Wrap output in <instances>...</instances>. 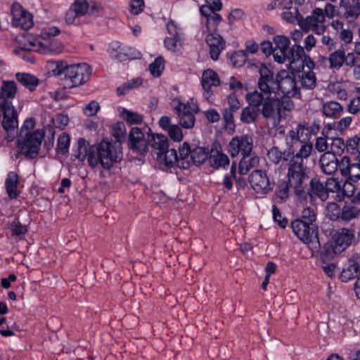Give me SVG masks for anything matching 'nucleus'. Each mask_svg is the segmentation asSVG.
<instances>
[{
	"mask_svg": "<svg viewBox=\"0 0 360 360\" xmlns=\"http://www.w3.org/2000/svg\"><path fill=\"white\" fill-rule=\"evenodd\" d=\"M72 156L74 160L80 162H84L87 158L91 168L101 165L103 169L109 171L114 164L122 161L123 153L117 151L115 144L105 139L99 143L90 146L89 141L84 138H79Z\"/></svg>",
	"mask_w": 360,
	"mask_h": 360,
	"instance_id": "nucleus-1",
	"label": "nucleus"
},
{
	"mask_svg": "<svg viewBox=\"0 0 360 360\" xmlns=\"http://www.w3.org/2000/svg\"><path fill=\"white\" fill-rule=\"evenodd\" d=\"M48 66L53 75H64V79L68 82L70 89L84 84L92 74L91 66L85 63L68 64L65 60H51L48 61Z\"/></svg>",
	"mask_w": 360,
	"mask_h": 360,
	"instance_id": "nucleus-2",
	"label": "nucleus"
},
{
	"mask_svg": "<svg viewBox=\"0 0 360 360\" xmlns=\"http://www.w3.org/2000/svg\"><path fill=\"white\" fill-rule=\"evenodd\" d=\"M287 177L288 184L294 188L297 198L304 195V188H307L306 181L309 179L307 167L304 166V161L290 160L288 164Z\"/></svg>",
	"mask_w": 360,
	"mask_h": 360,
	"instance_id": "nucleus-3",
	"label": "nucleus"
},
{
	"mask_svg": "<svg viewBox=\"0 0 360 360\" xmlns=\"http://www.w3.org/2000/svg\"><path fill=\"white\" fill-rule=\"evenodd\" d=\"M44 136L45 132L43 129H36L32 132L27 131L24 136L17 137L16 146L19 149V153L26 158H36Z\"/></svg>",
	"mask_w": 360,
	"mask_h": 360,
	"instance_id": "nucleus-4",
	"label": "nucleus"
},
{
	"mask_svg": "<svg viewBox=\"0 0 360 360\" xmlns=\"http://www.w3.org/2000/svg\"><path fill=\"white\" fill-rule=\"evenodd\" d=\"M290 228L301 241L307 244L311 243V248L321 247L318 226H311L305 221L295 219L291 221Z\"/></svg>",
	"mask_w": 360,
	"mask_h": 360,
	"instance_id": "nucleus-5",
	"label": "nucleus"
},
{
	"mask_svg": "<svg viewBox=\"0 0 360 360\" xmlns=\"http://www.w3.org/2000/svg\"><path fill=\"white\" fill-rule=\"evenodd\" d=\"M179 151L181 152V157L182 158L181 169H187L190 167L189 155H191L193 164L198 167L204 164L210 157L208 148L195 146L193 148L187 141H184L179 146Z\"/></svg>",
	"mask_w": 360,
	"mask_h": 360,
	"instance_id": "nucleus-6",
	"label": "nucleus"
},
{
	"mask_svg": "<svg viewBox=\"0 0 360 360\" xmlns=\"http://www.w3.org/2000/svg\"><path fill=\"white\" fill-rule=\"evenodd\" d=\"M290 72L285 70H281L277 72L274 94H280L282 93L291 96L300 94V88L297 86V72L292 70L291 67H290Z\"/></svg>",
	"mask_w": 360,
	"mask_h": 360,
	"instance_id": "nucleus-7",
	"label": "nucleus"
},
{
	"mask_svg": "<svg viewBox=\"0 0 360 360\" xmlns=\"http://www.w3.org/2000/svg\"><path fill=\"white\" fill-rule=\"evenodd\" d=\"M146 133L144 127H132L128 136L127 146L133 153L145 156L148 151V136L145 137Z\"/></svg>",
	"mask_w": 360,
	"mask_h": 360,
	"instance_id": "nucleus-8",
	"label": "nucleus"
},
{
	"mask_svg": "<svg viewBox=\"0 0 360 360\" xmlns=\"http://www.w3.org/2000/svg\"><path fill=\"white\" fill-rule=\"evenodd\" d=\"M340 174L342 176H349L352 181L360 180V154L347 156L340 160Z\"/></svg>",
	"mask_w": 360,
	"mask_h": 360,
	"instance_id": "nucleus-9",
	"label": "nucleus"
},
{
	"mask_svg": "<svg viewBox=\"0 0 360 360\" xmlns=\"http://www.w3.org/2000/svg\"><path fill=\"white\" fill-rule=\"evenodd\" d=\"M252 139L250 136L247 134L236 136L231 139L228 151L232 158L236 157L240 152L243 156H250L252 150Z\"/></svg>",
	"mask_w": 360,
	"mask_h": 360,
	"instance_id": "nucleus-10",
	"label": "nucleus"
},
{
	"mask_svg": "<svg viewBox=\"0 0 360 360\" xmlns=\"http://www.w3.org/2000/svg\"><path fill=\"white\" fill-rule=\"evenodd\" d=\"M304 195L297 197L301 202H307V199L309 198L310 202L312 203L316 198H319L321 201H326L328 198V194L326 191L325 186L316 177L311 179L309 187L304 188Z\"/></svg>",
	"mask_w": 360,
	"mask_h": 360,
	"instance_id": "nucleus-11",
	"label": "nucleus"
},
{
	"mask_svg": "<svg viewBox=\"0 0 360 360\" xmlns=\"http://www.w3.org/2000/svg\"><path fill=\"white\" fill-rule=\"evenodd\" d=\"M12 25L24 30L31 28L33 25L32 15L25 10L19 4H13L11 8Z\"/></svg>",
	"mask_w": 360,
	"mask_h": 360,
	"instance_id": "nucleus-12",
	"label": "nucleus"
},
{
	"mask_svg": "<svg viewBox=\"0 0 360 360\" xmlns=\"http://www.w3.org/2000/svg\"><path fill=\"white\" fill-rule=\"evenodd\" d=\"M295 49L294 57L289 62L292 70L297 72H301V71H304V66H307L309 70L313 71L315 63L309 55L305 53L304 47L295 45Z\"/></svg>",
	"mask_w": 360,
	"mask_h": 360,
	"instance_id": "nucleus-13",
	"label": "nucleus"
},
{
	"mask_svg": "<svg viewBox=\"0 0 360 360\" xmlns=\"http://www.w3.org/2000/svg\"><path fill=\"white\" fill-rule=\"evenodd\" d=\"M248 181L257 193L266 194L272 190L269 179L262 170L253 171L248 177Z\"/></svg>",
	"mask_w": 360,
	"mask_h": 360,
	"instance_id": "nucleus-14",
	"label": "nucleus"
},
{
	"mask_svg": "<svg viewBox=\"0 0 360 360\" xmlns=\"http://www.w3.org/2000/svg\"><path fill=\"white\" fill-rule=\"evenodd\" d=\"M259 79L258 87L260 91L266 94H271L276 86V77L273 71L264 63H260L259 69Z\"/></svg>",
	"mask_w": 360,
	"mask_h": 360,
	"instance_id": "nucleus-15",
	"label": "nucleus"
},
{
	"mask_svg": "<svg viewBox=\"0 0 360 360\" xmlns=\"http://www.w3.org/2000/svg\"><path fill=\"white\" fill-rule=\"evenodd\" d=\"M0 104V111L3 114L2 127L4 130L18 127V113L12 103H7L5 100Z\"/></svg>",
	"mask_w": 360,
	"mask_h": 360,
	"instance_id": "nucleus-16",
	"label": "nucleus"
},
{
	"mask_svg": "<svg viewBox=\"0 0 360 360\" xmlns=\"http://www.w3.org/2000/svg\"><path fill=\"white\" fill-rule=\"evenodd\" d=\"M207 36L205 41L210 46V55L212 60H217L219 56L225 47V40L224 38L216 32H205Z\"/></svg>",
	"mask_w": 360,
	"mask_h": 360,
	"instance_id": "nucleus-17",
	"label": "nucleus"
},
{
	"mask_svg": "<svg viewBox=\"0 0 360 360\" xmlns=\"http://www.w3.org/2000/svg\"><path fill=\"white\" fill-rule=\"evenodd\" d=\"M189 108L191 106L188 104H184L180 101L174 107V112L179 118V124L185 129H192L195 123V115Z\"/></svg>",
	"mask_w": 360,
	"mask_h": 360,
	"instance_id": "nucleus-18",
	"label": "nucleus"
},
{
	"mask_svg": "<svg viewBox=\"0 0 360 360\" xmlns=\"http://www.w3.org/2000/svg\"><path fill=\"white\" fill-rule=\"evenodd\" d=\"M157 159L161 165H165L167 168H179L181 169L182 158L181 157V152L179 151V155H178L175 148L169 149L167 148L162 154L157 155Z\"/></svg>",
	"mask_w": 360,
	"mask_h": 360,
	"instance_id": "nucleus-19",
	"label": "nucleus"
},
{
	"mask_svg": "<svg viewBox=\"0 0 360 360\" xmlns=\"http://www.w3.org/2000/svg\"><path fill=\"white\" fill-rule=\"evenodd\" d=\"M319 129L320 121L314 120L311 124L306 122L299 123L295 133H297L300 142H309L311 136L316 135Z\"/></svg>",
	"mask_w": 360,
	"mask_h": 360,
	"instance_id": "nucleus-20",
	"label": "nucleus"
},
{
	"mask_svg": "<svg viewBox=\"0 0 360 360\" xmlns=\"http://www.w3.org/2000/svg\"><path fill=\"white\" fill-rule=\"evenodd\" d=\"M354 238L353 231L346 228L340 229L332 236V240L336 245V250L339 252H342L349 247Z\"/></svg>",
	"mask_w": 360,
	"mask_h": 360,
	"instance_id": "nucleus-21",
	"label": "nucleus"
},
{
	"mask_svg": "<svg viewBox=\"0 0 360 360\" xmlns=\"http://www.w3.org/2000/svg\"><path fill=\"white\" fill-rule=\"evenodd\" d=\"M145 132L148 135V146H150L153 149L158 150V154H162L169 147L167 137L162 134L153 133L148 126L144 127Z\"/></svg>",
	"mask_w": 360,
	"mask_h": 360,
	"instance_id": "nucleus-22",
	"label": "nucleus"
},
{
	"mask_svg": "<svg viewBox=\"0 0 360 360\" xmlns=\"http://www.w3.org/2000/svg\"><path fill=\"white\" fill-rule=\"evenodd\" d=\"M321 170L326 174H334L338 169L340 170V161L331 153H325L319 160Z\"/></svg>",
	"mask_w": 360,
	"mask_h": 360,
	"instance_id": "nucleus-23",
	"label": "nucleus"
},
{
	"mask_svg": "<svg viewBox=\"0 0 360 360\" xmlns=\"http://www.w3.org/2000/svg\"><path fill=\"white\" fill-rule=\"evenodd\" d=\"M273 41L276 44V48L280 49L283 56L288 59L290 62L295 53V45L290 47V41L288 37L283 35H276L274 37Z\"/></svg>",
	"mask_w": 360,
	"mask_h": 360,
	"instance_id": "nucleus-24",
	"label": "nucleus"
},
{
	"mask_svg": "<svg viewBox=\"0 0 360 360\" xmlns=\"http://www.w3.org/2000/svg\"><path fill=\"white\" fill-rule=\"evenodd\" d=\"M27 42L20 45L19 49L24 51H37L42 54H46L51 51L49 47L44 44L41 40L37 37L28 35L26 39Z\"/></svg>",
	"mask_w": 360,
	"mask_h": 360,
	"instance_id": "nucleus-25",
	"label": "nucleus"
},
{
	"mask_svg": "<svg viewBox=\"0 0 360 360\" xmlns=\"http://www.w3.org/2000/svg\"><path fill=\"white\" fill-rule=\"evenodd\" d=\"M220 79L218 74L212 69H207L202 73L201 78V85L206 92H210L212 86H218L220 85Z\"/></svg>",
	"mask_w": 360,
	"mask_h": 360,
	"instance_id": "nucleus-26",
	"label": "nucleus"
},
{
	"mask_svg": "<svg viewBox=\"0 0 360 360\" xmlns=\"http://www.w3.org/2000/svg\"><path fill=\"white\" fill-rule=\"evenodd\" d=\"M19 182L18 174L15 172H9L5 181V188L10 199H16L19 195L18 185Z\"/></svg>",
	"mask_w": 360,
	"mask_h": 360,
	"instance_id": "nucleus-27",
	"label": "nucleus"
},
{
	"mask_svg": "<svg viewBox=\"0 0 360 360\" xmlns=\"http://www.w3.org/2000/svg\"><path fill=\"white\" fill-rule=\"evenodd\" d=\"M360 273L359 264L354 259H349L348 266L342 269L340 274V278L342 282H347L359 276Z\"/></svg>",
	"mask_w": 360,
	"mask_h": 360,
	"instance_id": "nucleus-28",
	"label": "nucleus"
},
{
	"mask_svg": "<svg viewBox=\"0 0 360 360\" xmlns=\"http://www.w3.org/2000/svg\"><path fill=\"white\" fill-rule=\"evenodd\" d=\"M15 79L30 91H34L40 84V79L30 73L18 72Z\"/></svg>",
	"mask_w": 360,
	"mask_h": 360,
	"instance_id": "nucleus-29",
	"label": "nucleus"
},
{
	"mask_svg": "<svg viewBox=\"0 0 360 360\" xmlns=\"http://www.w3.org/2000/svg\"><path fill=\"white\" fill-rule=\"evenodd\" d=\"M17 91V85L14 81H4L0 92V104L3 100L12 103L8 99L15 98Z\"/></svg>",
	"mask_w": 360,
	"mask_h": 360,
	"instance_id": "nucleus-30",
	"label": "nucleus"
},
{
	"mask_svg": "<svg viewBox=\"0 0 360 360\" xmlns=\"http://www.w3.org/2000/svg\"><path fill=\"white\" fill-rule=\"evenodd\" d=\"M297 79L301 82L302 87L307 89H313L316 86V77L313 71H301L296 72Z\"/></svg>",
	"mask_w": 360,
	"mask_h": 360,
	"instance_id": "nucleus-31",
	"label": "nucleus"
},
{
	"mask_svg": "<svg viewBox=\"0 0 360 360\" xmlns=\"http://www.w3.org/2000/svg\"><path fill=\"white\" fill-rule=\"evenodd\" d=\"M259 159L257 155L243 156L239 162V171L240 175L246 174L252 168L259 165Z\"/></svg>",
	"mask_w": 360,
	"mask_h": 360,
	"instance_id": "nucleus-32",
	"label": "nucleus"
},
{
	"mask_svg": "<svg viewBox=\"0 0 360 360\" xmlns=\"http://www.w3.org/2000/svg\"><path fill=\"white\" fill-rule=\"evenodd\" d=\"M340 5L346 10V18H356L360 14V0H340Z\"/></svg>",
	"mask_w": 360,
	"mask_h": 360,
	"instance_id": "nucleus-33",
	"label": "nucleus"
},
{
	"mask_svg": "<svg viewBox=\"0 0 360 360\" xmlns=\"http://www.w3.org/2000/svg\"><path fill=\"white\" fill-rule=\"evenodd\" d=\"M276 110H279V99L266 97L262 103V113L264 117H273Z\"/></svg>",
	"mask_w": 360,
	"mask_h": 360,
	"instance_id": "nucleus-34",
	"label": "nucleus"
},
{
	"mask_svg": "<svg viewBox=\"0 0 360 360\" xmlns=\"http://www.w3.org/2000/svg\"><path fill=\"white\" fill-rule=\"evenodd\" d=\"M317 249H320V258L323 263H328L335 255L340 253L336 250V245L333 240L325 243L322 248L321 246Z\"/></svg>",
	"mask_w": 360,
	"mask_h": 360,
	"instance_id": "nucleus-35",
	"label": "nucleus"
},
{
	"mask_svg": "<svg viewBox=\"0 0 360 360\" xmlns=\"http://www.w3.org/2000/svg\"><path fill=\"white\" fill-rule=\"evenodd\" d=\"M343 112V108L340 103L336 101H329L323 106V113L329 117L337 118Z\"/></svg>",
	"mask_w": 360,
	"mask_h": 360,
	"instance_id": "nucleus-36",
	"label": "nucleus"
},
{
	"mask_svg": "<svg viewBox=\"0 0 360 360\" xmlns=\"http://www.w3.org/2000/svg\"><path fill=\"white\" fill-rule=\"evenodd\" d=\"M352 122L351 117H343L338 122L327 124L323 129L322 134H328L331 130L342 131L345 130Z\"/></svg>",
	"mask_w": 360,
	"mask_h": 360,
	"instance_id": "nucleus-37",
	"label": "nucleus"
},
{
	"mask_svg": "<svg viewBox=\"0 0 360 360\" xmlns=\"http://www.w3.org/2000/svg\"><path fill=\"white\" fill-rule=\"evenodd\" d=\"M206 4L200 8V13L204 17H209L210 13L219 11L222 8L221 0H205Z\"/></svg>",
	"mask_w": 360,
	"mask_h": 360,
	"instance_id": "nucleus-38",
	"label": "nucleus"
},
{
	"mask_svg": "<svg viewBox=\"0 0 360 360\" xmlns=\"http://www.w3.org/2000/svg\"><path fill=\"white\" fill-rule=\"evenodd\" d=\"M360 215V209L351 205L345 204L342 207V214L340 215V221L348 222L352 219L359 217Z\"/></svg>",
	"mask_w": 360,
	"mask_h": 360,
	"instance_id": "nucleus-39",
	"label": "nucleus"
},
{
	"mask_svg": "<svg viewBox=\"0 0 360 360\" xmlns=\"http://www.w3.org/2000/svg\"><path fill=\"white\" fill-rule=\"evenodd\" d=\"M141 84L142 79L140 77H136L131 80H128L127 82H124L122 84H121L117 88V94L120 96H124L131 89L137 88L140 86Z\"/></svg>",
	"mask_w": 360,
	"mask_h": 360,
	"instance_id": "nucleus-40",
	"label": "nucleus"
},
{
	"mask_svg": "<svg viewBox=\"0 0 360 360\" xmlns=\"http://www.w3.org/2000/svg\"><path fill=\"white\" fill-rule=\"evenodd\" d=\"M209 160L210 165L214 169H219V167L226 169L230 163L229 157L223 153L216 155H210Z\"/></svg>",
	"mask_w": 360,
	"mask_h": 360,
	"instance_id": "nucleus-41",
	"label": "nucleus"
},
{
	"mask_svg": "<svg viewBox=\"0 0 360 360\" xmlns=\"http://www.w3.org/2000/svg\"><path fill=\"white\" fill-rule=\"evenodd\" d=\"M345 51L343 50H335L329 55L328 61L330 63V68L331 69L339 70L345 61Z\"/></svg>",
	"mask_w": 360,
	"mask_h": 360,
	"instance_id": "nucleus-42",
	"label": "nucleus"
},
{
	"mask_svg": "<svg viewBox=\"0 0 360 360\" xmlns=\"http://www.w3.org/2000/svg\"><path fill=\"white\" fill-rule=\"evenodd\" d=\"M296 13L298 15V25L301 30L305 33H308L314 25H316V22L319 21L316 17H311V15H308L306 18H304L300 13L297 8H296Z\"/></svg>",
	"mask_w": 360,
	"mask_h": 360,
	"instance_id": "nucleus-43",
	"label": "nucleus"
},
{
	"mask_svg": "<svg viewBox=\"0 0 360 360\" xmlns=\"http://www.w3.org/2000/svg\"><path fill=\"white\" fill-rule=\"evenodd\" d=\"M8 229L11 231L12 237H18L20 239L23 238L28 231L27 226L22 225L18 218L9 224Z\"/></svg>",
	"mask_w": 360,
	"mask_h": 360,
	"instance_id": "nucleus-44",
	"label": "nucleus"
},
{
	"mask_svg": "<svg viewBox=\"0 0 360 360\" xmlns=\"http://www.w3.org/2000/svg\"><path fill=\"white\" fill-rule=\"evenodd\" d=\"M122 117L129 124H139L143 120V116L136 112L122 108L120 111Z\"/></svg>",
	"mask_w": 360,
	"mask_h": 360,
	"instance_id": "nucleus-45",
	"label": "nucleus"
},
{
	"mask_svg": "<svg viewBox=\"0 0 360 360\" xmlns=\"http://www.w3.org/2000/svg\"><path fill=\"white\" fill-rule=\"evenodd\" d=\"M205 30H203V33L205 32H216L218 31V25L222 21V17L220 14L214 12L210 13L209 17H205Z\"/></svg>",
	"mask_w": 360,
	"mask_h": 360,
	"instance_id": "nucleus-46",
	"label": "nucleus"
},
{
	"mask_svg": "<svg viewBox=\"0 0 360 360\" xmlns=\"http://www.w3.org/2000/svg\"><path fill=\"white\" fill-rule=\"evenodd\" d=\"M259 111V109H256L252 106L244 108L240 114V121L245 124L254 122L257 120Z\"/></svg>",
	"mask_w": 360,
	"mask_h": 360,
	"instance_id": "nucleus-47",
	"label": "nucleus"
},
{
	"mask_svg": "<svg viewBox=\"0 0 360 360\" xmlns=\"http://www.w3.org/2000/svg\"><path fill=\"white\" fill-rule=\"evenodd\" d=\"M112 135L116 139L117 141L119 143L117 146H115L117 151H121L120 149V146L123 141V139H125L126 136V129L124 122H117L112 127ZM112 144L113 143L110 141ZM115 146H116V143H114Z\"/></svg>",
	"mask_w": 360,
	"mask_h": 360,
	"instance_id": "nucleus-48",
	"label": "nucleus"
},
{
	"mask_svg": "<svg viewBox=\"0 0 360 360\" xmlns=\"http://www.w3.org/2000/svg\"><path fill=\"white\" fill-rule=\"evenodd\" d=\"M70 143V137L69 134L65 132L62 133L58 139L56 153L60 155L67 154L69 151Z\"/></svg>",
	"mask_w": 360,
	"mask_h": 360,
	"instance_id": "nucleus-49",
	"label": "nucleus"
},
{
	"mask_svg": "<svg viewBox=\"0 0 360 360\" xmlns=\"http://www.w3.org/2000/svg\"><path fill=\"white\" fill-rule=\"evenodd\" d=\"M165 60L162 56L157 57L149 65V70L154 77H159L165 69Z\"/></svg>",
	"mask_w": 360,
	"mask_h": 360,
	"instance_id": "nucleus-50",
	"label": "nucleus"
},
{
	"mask_svg": "<svg viewBox=\"0 0 360 360\" xmlns=\"http://www.w3.org/2000/svg\"><path fill=\"white\" fill-rule=\"evenodd\" d=\"M246 100L248 101L250 106L259 109L260 105H262L265 98L262 92L255 91L251 93H248L245 96Z\"/></svg>",
	"mask_w": 360,
	"mask_h": 360,
	"instance_id": "nucleus-51",
	"label": "nucleus"
},
{
	"mask_svg": "<svg viewBox=\"0 0 360 360\" xmlns=\"http://www.w3.org/2000/svg\"><path fill=\"white\" fill-rule=\"evenodd\" d=\"M233 113V112H231L225 109L222 113L224 128L229 134H233L236 130Z\"/></svg>",
	"mask_w": 360,
	"mask_h": 360,
	"instance_id": "nucleus-52",
	"label": "nucleus"
},
{
	"mask_svg": "<svg viewBox=\"0 0 360 360\" xmlns=\"http://www.w3.org/2000/svg\"><path fill=\"white\" fill-rule=\"evenodd\" d=\"M230 60L233 67L240 68L243 66L247 61L248 53L243 50L234 51L231 54Z\"/></svg>",
	"mask_w": 360,
	"mask_h": 360,
	"instance_id": "nucleus-53",
	"label": "nucleus"
},
{
	"mask_svg": "<svg viewBox=\"0 0 360 360\" xmlns=\"http://www.w3.org/2000/svg\"><path fill=\"white\" fill-rule=\"evenodd\" d=\"M301 143V147L297 153H295V157L296 158V160L304 161V158H307L310 156L313 145L312 143L310 142H300Z\"/></svg>",
	"mask_w": 360,
	"mask_h": 360,
	"instance_id": "nucleus-54",
	"label": "nucleus"
},
{
	"mask_svg": "<svg viewBox=\"0 0 360 360\" xmlns=\"http://www.w3.org/2000/svg\"><path fill=\"white\" fill-rule=\"evenodd\" d=\"M70 7L80 17H82L89 11V2L87 0H75Z\"/></svg>",
	"mask_w": 360,
	"mask_h": 360,
	"instance_id": "nucleus-55",
	"label": "nucleus"
},
{
	"mask_svg": "<svg viewBox=\"0 0 360 360\" xmlns=\"http://www.w3.org/2000/svg\"><path fill=\"white\" fill-rule=\"evenodd\" d=\"M80 18L81 17L70 7L65 13V20L68 25L79 26L84 23V22L80 20Z\"/></svg>",
	"mask_w": 360,
	"mask_h": 360,
	"instance_id": "nucleus-56",
	"label": "nucleus"
},
{
	"mask_svg": "<svg viewBox=\"0 0 360 360\" xmlns=\"http://www.w3.org/2000/svg\"><path fill=\"white\" fill-rule=\"evenodd\" d=\"M358 141H360V137L357 135H355L347 140L346 150L347 153H350V155H354L359 153Z\"/></svg>",
	"mask_w": 360,
	"mask_h": 360,
	"instance_id": "nucleus-57",
	"label": "nucleus"
},
{
	"mask_svg": "<svg viewBox=\"0 0 360 360\" xmlns=\"http://www.w3.org/2000/svg\"><path fill=\"white\" fill-rule=\"evenodd\" d=\"M301 220L305 221L311 226H317L316 224V215L314 209L311 207H306L302 212L301 217L299 218Z\"/></svg>",
	"mask_w": 360,
	"mask_h": 360,
	"instance_id": "nucleus-58",
	"label": "nucleus"
},
{
	"mask_svg": "<svg viewBox=\"0 0 360 360\" xmlns=\"http://www.w3.org/2000/svg\"><path fill=\"white\" fill-rule=\"evenodd\" d=\"M292 6V0H272L267 6L269 11L274 10L276 8L289 10Z\"/></svg>",
	"mask_w": 360,
	"mask_h": 360,
	"instance_id": "nucleus-59",
	"label": "nucleus"
},
{
	"mask_svg": "<svg viewBox=\"0 0 360 360\" xmlns=\"http://www.w3.org/2000/svg\"><path fill=\"white\" fill-rule=\"evenodd\" d=\"M273 218L281 229H285L288 223V219L283 217L280 210L275 205L272 206Z\"/></svg>",
	"mask_w": 360,
	"mask_h": 360,
	"instance_id": "nucleus-60",
	"label": "nucleus"
},
{
	"mask_svg": "<svg viewBox=\"0 0 360 360\" xmlns=\"http://www.w3.org/2000/svg\"><path fill=\"white\" fill-rule=\"evenodd\" d=\"M165 48L172 52L177 50L178 46H181V37H166L164 40Z\"/></svg>",
	"mask_w": 360,
	"mask_h": 360,
	"instance_id": "nucleus-61",
	"label": "nucleus"
},
{
	"mask_svg": "<svg viewBox=\"0 0 360 360\" xmlns=\"http://www.w3.org/2000/svg\"><path fill=\"white\" fill-rule=\"evenodd\" d=\"M227 103L229 104V107L224 109L229 111L235 112L240 108V101L235 93H231L227 96Z\"/></svg>",
	"mask_w": 360,
	"mask_h": 360,
	"instance_id": "nucleus-62",
	"label": "nucleus"
},
{
	"mask_svg": "<svg viewBox=\"0 0 360 360\" xmlns=\"http://www.w3.org/2000/svg\"><path fill=\"white\" fill-rule=\"evenodd\" d=\"M290 187H291V186L288 182L285 181H283L282 184L279 186L278 190L276 192V198L280 199V200H278V202H281L288 198Z\"/></svg>",
	"mask_w": 360,
	"mask_h": 360,
	"instance_id": "nucleus-63",
	"label": "nucleus"
},
{
	"mask_svg": "<svg viewBox=\"0 0 360 360\" xmlns=\"http://www.w3.org/2000/svg\"><path fill=\"white\" fill-rule=\"evenodd\" d=\"M169 138L175 142H180L183 139V133L181 127L173 124L167 131Z\"/></svg>",
	"mask_w": 360,
	"mask_h": 360,
	"instance_id": "nucleus-64",
	"label": "nucleus"
}]
</instances>
